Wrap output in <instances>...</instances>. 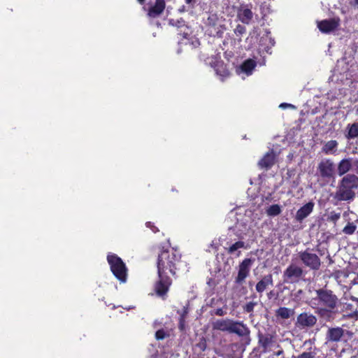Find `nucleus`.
Here are the masks:
<instances>
[{"instance_id": "obj_1", "label": "nucleus", "mask_w": 358, "mask_h": 358, "mask_svg": "<svg viewBox=\"0 0 358 358\" xmlns=\"http://www.w3.org/2000/svg\"><path fill=\"white\" fill-rule=\"evenodd\" d=\"M181 262V254L174 248L163 249L157 260V280L154 285L156 295L165 299L176 277V271Z\"/></svg>"}, {"instance_id": "obj_2", "label": "nucleus", "mask_w": 358, "mask_h": 358, "mask_svg": "<svg viewBox=\"0 0 358 358\" xmlns=\"http://www.w3.org/2000/svg\"><path fill=\"white\" fill-rule=\"evenodd\" d=\"M312 302L315 313L327 322L334 320L341 303L338 296L331 289L327 288L316 289L315 296L313 298Z\"/></svg>"}, {"instance_id": "obj_3", "label": "nucleus", "mask_w": 358, "mask_h": 358, "mask_svg": "<svg viewBox=\"0 0 358 358\" xmlns=\"http://www.w3.org/2000/svg\"><path fill=\"white\" fill-rule=\"evenodd\" d=\"M213 328L215 330L235 334L239 337H248L250 334V330L243 322L231 319L217 320L213 324Z\"/></svg>"}, {"instance_id": "obj_4", "label": "nucleus", "mask_w": 358, "mask_h": 358, "mask_svg": "<svg viewBox=\"0 0 358 358\" xmlns=\"http://www.w3.org/2000/svg\"><path fill=\"white\" fill-rule=\"evenodd\" d=\"M107 261L114 276L120 282H126L128 269L122 259L116 254L109 253L107 255Z\"/></svg>"}, {"instance_id": "obj_5", "label": "nucleus", "mask_w": 358, "mask_h": 358, "mask_svg": "<svg viewBox=\"0 0 358 358\" xmlns=\"http://www.w3.org/2000/svg\"><path fill=\"white\" fill-rule=\"evenodd\" d=\"M205 24L208 34L213 37L222 38L224 31L227 29L225 18L216 13H210Z\"/></svg>"}, {"instance_id": "obj_6", "label": "nucleus", "mask_w": 358, "mask_h": 358, "mask_svg": "<svg viewBox=\"0 0 358 358\" xmlns=\"http://www.w3.org/2000/svg\"><path fill=\"white\" fill-rule=\"evenodd\" d=\"M305 275L302 267L290 264L282 273V281L285 284H296L299 282Z\"/></svg>"}, {"instance_id": "obj_7", "label": "nucleus", "mask_w": 358, "mask_h": 358, "mask_svg": "<svg viewBox=\"0 0 358 358\" xmlns=\"http://www.w3.org/2000/svg\"><path fill=\"white\" fill-rule=\"evenodd\" d=\"M317 174L320 178L329 181L336 175V165L330 158L322 159L317 164Z\"/></svg>"}, {"instance_id": "obj_8", "label": "nucleus", "mask_w": 358, "mask_h": 358, "mask_svg": "<svg viewBox=\"0 0 358 358\" xmlns=\"http://www.w3.org/2000/svg\"><path fill=\"white\" fill-rule=\"evenodd\" d=\"M299 259L305 266L313 271H317L321 266V260L320 257L315 253H312L307 249L301 251L298 254Z\"/></svg>"}, {"instance_id": "obj_9", "label": "nucleus", "mask_w": 358, "mask_h": 358, "mask_svg": "<svg viewBox=\"0 0 358 358\" xmlns=\"http://www.w3.org/2000/svg\"><path fill=\"white\" fill-rule=\"evenodd\" d=\"M341 25L339 17H334L330 19L322 20L317 22V27L323 34H329L338 29Z\"/></svg>"}, {"instance_id": "obj_10", "label": "nucleus", "mask_w": 358, "mask_h": 358, "mask_svg": "<svg viewBox=\"0 0 358 358\" xmlns=\"http://www.w3.org/2000/svg\"><path fill=\"white\" fill-rule=\"evenodd\" d=\"M253 262L251 258H245L240 263L238 266V275L235 278V283L237 285H242L245 278L249 275L250 266Z\"/></svg>"}, {"instance_id": "obj_11", "label": "nucleus", "mask_w": 358, "mask_h": 358, "mask_svg": "<svg viewBox=\"0 0 358 358\" xmlns=\"http://www.w3.org/2000/svg\"><path fill=\"white\" fill-rule=\"evenodd\" d=\"M317 319L314 315L303 312L296 317V326L299 329L311 328L315 325Z\"/></svg>"}, {"instance_id": "obj_12", "label": "nucleus", "mask_w": 358, "mask_h": 358, "mask_svg": "<svg viewBox=\"0 0 358 358\" xmlns=\"http://www.w3.org/2000/svg\"><path fill=\"white\" fill-rule=\"evenodd\" d=\"M315 203L313 201H309L301 206L296 213L294 220L297 222L301 223L308 216L313 212Z\"/></svg>"}, {"instance_id": "obj_13", "label": "nucleus", "mask_w": 358, "mask_h": 358, "mask_svg": "<svg viewBox=\"0 0 358 358\" xmlns=\"http://www.w3.org/2000/svg\"><path fill=\"white\" fill-rule=\"evenodd\" d=\"M165 8V0H155V3L149 7L147 15L150 18H157L163 13Z\"/></svg>"}, {"instance_id": "obj_14", "label": "nucleus", "mask_w": 358, "mask_h": 358, "mask_svg": "<svg viewBox=\"0 0 358 358\" xmlns=\"http://www.w3.org/2000/svg\"><path fill=\"white\" fill-rule=\"evenodd\" d=\"M215 73L217 76L220 77L221 81H224V80L229 77L230 72L227 66V64L222 60H216L213 64H212Z\"/></svg>"}, {"instance_id": "obj_15", "label": "nucleus", "mask_w": 358, "mask_h": 358, "mask_svg": "<svg viewBox=\"0 0 358 358\" xmlns=\"http://www.w3.org/2000/svg\"><path fill=\"white\" fill-rule=\"evenodd\" d=\"M275 163V155L273 151L266 152L264 157L259 161L258 166L262 169L268 170Z\"/></svg>"}, {"instance_id": "obj_16", "label": "nucleus", "mask_w": 358, "mask_h": 358, "mask_svg": "<svg viewBox=\"0 0 358 358\" xmlns=\"http://www.w3.org/2000/svg\"><path fill=\"white\" fill-rule=\"evenodd\" d=\"M339 184L345 189L354 190L358 188V177L355 174H347L341 180Z\"/></svg>"}, {"instance_id": "obj_17", "label": "nucleus", "mask_w": 358, "mask_h": 358, "mask_svg": "<svg viewBox=\"0 0 358 358\" xmlns=\"http://www.w3.org/2000/svg\"><path fill=\"white\" fill-rule=\"evenodd\" d=\"M237 17L242 23L249 24L253 18V13L248 6H241L238 10Z\"/></svg>"}, {"instance_id": "obj_18", "label": "nucleus", "mask_w": 358, "mask_h": 358, "mask_svg": "<svg viewBox=\"0 0 358 358\" xmlns=\"http://www.w3.org/2000/svg\"><path fill=\"white\" fill-rule=\"evenodd\" d=\"M355 193L350 189H345L343 185H338V189L336 193L335 198L338 201H350L354 199Z\"/></svg>"}, {"instance_id": "obj_19", "label": "nucleus", "mask_w": 358, "mask_h": 358, "mask_svg": "<svg viewBox=\"0 0 358 358\" xmlns=\"http://www.w3.org/2000/svg\"><path fill=\"white\" fill-rule=\"evenodd\" d=\"M344 336V329L341 327L329 328L327 332V340L330 342L338 343Z\"/></svg>"}, {"instance_id": "obj_20", "label": "nucleus", "mask_w": 358, "mask_h": 358, "mask_svg": "<svg viewBox=\"0 0 358 358\" xmlns=\"http://www.w3.org/2000/svg\"><path fill=\"white\" fill-rule=\"evenodd\" d=\"M273 285V280L272 274L269 273L262 278V279L256 284V291L262 294L263 293L268 286Z\"/></svg>"}, {"instance_id": "obj_21", "label": "nucleus", "mask_w": 358, "mask_h": 358, "mask_svg": "<svg viewBox=\"0 0 358 358\" xmlns=\"http://www.w3.org/2000/svg\"><path fill=\"white\" fill-rule=\"evenodd\" d=\"M352 167L351 158H345L341 159L337 167V171L339 176H342L347 173Z\"/></svg>"}, {"instance_id": "obj_22", "label": "nucleus", "mask_w": 358, "mask_h": 358, "mask_svg": "<svg viewBox=\"0 0 358 358\" xmlns=\"http://www.w3.org/2000/svg\"><path fill=\"white\" fill-rule=\"evenodd\" d=\"M338 143L336 140H331L325 143L322 148V152L325 155H334L338 148Z\"/></svg>"}, {"instance_id": "obj_23", "label": "nucleus", "mask_w": 358, "mask_h": 358, "mask_svg": "<svg viewBox=\"0 0 358 358\" xmlns=\"http://www.w3.org/2000/svg\"><path fill=\"white\" fill-rule=\"evenodd\" d=\"M345 138L348 140L358 137V122L348 124L346 127Z\"/></svg>"}, {"instance_id": "obj_24", "label": "nucleus", "mask_w": 358, "mask_h": 358, "mask_svg": "<svg viewBox=\"0 0 358 358\" xmlns=\"http://www.w3.org/2000/svg\"><path fill=\"white\" fill-rule=\"evenodd\" d=\"M294 310L286 307H280L275 310V316L278 318H281L283 320L289 319L294 315Z\"/></svg>"}, {"instance_id": "obj_25", "label": "nucleus", "mask_w": 358, "mask_h": 358, "mask_svg": "<svg viewBox=\"0 0 358 358\" xmlns=\"http://www.w3.org/2000/svg\"><path fill=\"white\" fill-rule=\"evenodd\" d=\"M258 338L259 345L265 349L267 348L273 341V336L268 334L264 335L259 334Z\"/></svg>"}, {"instance_id": "obj_26", "label": "nucleus", "mask_w": 358, "mask_h": 358, "mask_svg": "<svg viewBox=\"0 0 358 358\" xmlns=\"http://www.w3.org/2000/svg\"><path fill=\"white\" fill-rule=\"evenodd\" d=\"M256 66V63L253 59H248L245 60L242 66V70L246 73H250Z\"/></svg>"}, {"instance_id": "obj_27", "label": "nucleus", "mask_w": 358, "mask_h": 358, "mask_svg": "<svg viewBox=\"0 0 358 358\" xmlns=\"http://www.w3.org/2000/svg\"><path fill=\"white\" fill-rule=\"evenodd\" d=\"M281 208L278 204H273L266 209V214L268 216L275 217L281 213Z\"/></svg>"}, {"instance_id": "obj_28", "label": "nucleus", "mask_w": 358, "mask_h": 358, "mask_svg": "<svg viewBox=\"0 0 358 358\" xmlns=\"http://www.w3.org/2000/svg\"><path fill=\"white\" fill-rule=\"evenodd\" d=\"M245 248V242L238 241L233 243L228 249L227 252L230 255L234 254L238 250Z\"/></svg>"}, {"instance_id": "obj_29", "label": "nucleus", "mask_w": 358, "mask_h": 358, "mask_svg": "<svg viewBox=\"0 0 358 358\" xmlns=\"http://www.w3.org/2000/svg\"><path fill=\"white\" fill-rule=\"evenodd\" d=\"M185 23L186 22L182 17L178 19L171 18L169 20V24L175 27L177 31L181 29Z\"/></svg>"}, {"instance_id": "obj_30", "label": "nucleus", "mask_w": 358, "mask_h": 358, "mask_svg": "<svg viewBox=\"0 0 358 358\" xmlns=\"http://www.w3.org/2000/svg\"><path fill=\"white\" fill-rule=\"evenodd\" d=\"M178 34L181 36L183 38H188L192 34L190 27L185 23L181 29H178Z\"/></svg>"}, {"instance_id": "obj_31", "label": "nucleus", "mask_w": 358, "mask_h": 358, "mask_svg": "<svg viewBox=\"0 0 358 358\" xmlns=\"http://www.w3.org/2000/svg\"><path fill=\"white\" fill-rule=\"evenodd\" d=\"M195 348H198L200 352H204L207 348V340L204 336L199 338V341L195 345Z\"/></svg>"}, {"instance_id": "obj_32", "label": "nucleus", "mask_w": 358, "mask_h": 358, "mask_svg": "<svg viewBox=\"0 0 358 358\" xmlns=\"http://www.w3.org/2000/svg\"><path fill=\"white\" fill-rule=\"evenodd\" d=\"M357 226L353 222H348V224L343 228V231L348 235H352L355 233Z\"/></svg>"}, {"instance_id": "obj_33", "label": "nucleus", "mask_w": 358, "mask_h": 358, "mask_svg": "<svg viewBox=\"0 0 358 358\" xmlns=\"http://www.w3.org/2000/svg\"><path fill=\"white\" fill-rule=\"evenodd\" d=\"M246 28L245 26L241 24H238L234 29V34L237 37H239V41H241V36L245 34Z\"/></svg>"}, {"instance_id": "obj_34", "label": "nucleus", "mask_w": 358, "mask_h": 358, "mask_svg": "<svg viewBox=\"0 0 358 358\" xmlns=\"http://www.w3.org/2000/svg\"><path fill=\"white\" fill-rule=\"evenodd\" d=\"M257 302L250 301L243 306V310L245 313H252L255 306H257Z\"/></svg>"}, {"instance_id": "obj_35", "label": "nucleus", "mask_w": 358, "mask_h": 358, "mask_svg": "<svg viewBox=\"0 0 358 358\" xmlns=\"http://www.w3.org/2000/svg\"><path fill=\"white\" fill-rule=\"evenodd\" d=\"M316 352L315 351L303 352L294 358H315Z\"/></svg>"}, {"instance_id": "obj_36", "label": "nucleus", "mask_w": 358, "mask_h": 358, "mask_svg": "<svg viewBox=\"0 0 358 358\" xmlns=\"http://www.w3.org/2000/svg\"><path fill=\"white\" fill-rule=\"evenodd\" d=\"M340 217H341V213H336V211H331L329 213L327 220L329 222H332L334 224H336L337 222V221L340 219Z\"/></svg>"}, {"instance_id": "obj_37", "label": "nucleus", "mask_w": 358, "mask_h": 358, "mask_svg": "<svg viewBox=\"0 0 358 358\" xmlns=\"http://www.w3.org/2000/svg\"><path fill=\"white\" fill-rule=\"evenodd\" d=\"M166 336H169V334L163 329H159L155 332V338L158 341L163 340Z\"/></svg>"}, {"instance_id": "obj_38", "label": "nucleus", "mask_w": 358, "mask_h": 358, "mask_svg": "<svg viewBox=\"0 0 358 358\" xmlns=\"http://www.w3.org/2000/svg\"><path fill=\"white\" fill-rule=\"evenodd\" d=\"M185 323L186 320L183 319L182 317H179L178 318V329L183 332L185 331Z\"/></svg>"}, {"instance_id": "obj_39", "label": "nucleus", "mask_w": 358, "mask_h": 358, "mask_svg": "<svg viewBox=\"0 0 358 358\" xmlns=\"http://www.w3.org/2000/svg\"><path fill=\"white\" fill-rule=\"evenodd\" d=\"M145 225L148 228L150 229L151 231L153 232V233H157V232H159V230L158 229L157 227H156L155 225V223L152 222H147L145 223Z\"/></svg>"}, {"instance_id": "obj_40", "label": "nucleus", "mask_w": 358, "mask_h": 358, "mask_svg": "<svg viewBox=\"0 0 358 358\" xmlns=\"http://www.w3.org/2000/svg\"><path fill=\"white\" fill-rule=\"evenodd\" d=\"M189 310L187 307L184 306L181 310H178L177 313L180 315V317H182L183 319L186 320Z\"/></svg>"}, {"instance_id": "obj_41", "label": "nucleus", "mask_w": 358, "mask_h": 358, "mask_svg": "<svg viewBox=\"0 0 358 358\" xmlns=\"http://www.w3.org/2000/svg\"><path fill=\"white\" fill-rule=\"evenodd\" d=\"M352 162V167L355 169L357 173H358V158L355 159Z\"/></svg>"}, {"instance_id": "obj_42", "label": "nucleus", "mask_w": 358, "mask_h": 358, "mask_svg": "<svg viewBox=\"0 0 358 358\" xmlns=\"http://www.w3.org/2000/svg\"><path fill=\"white\" fill-rule=\"evenodd\" d=\"M185 3L189 5L191 7H193L196 3V0H185Z\"/></svg>"}, {"instance_id": "obj_43", "label": "nucleus", "mask_w": 358, "mask_h": 358, "mask_svg": "<svg viewBox=\"0 0 358 358\" xmlns=\"http://www.w3.org/2000/svg\"><path fill=\"white\" fill-rule=\"evenodd\" d=\"M284 354V351L282 349H280L278 351H275L273 352V355L276 357H279L280 355H282Z\"/></svg>"}, {"instance_id": "obj_44", "label": "nucleus", "mask_w": 358, "mask_h": 358, "mask_svg": "<svg viewBox=\"0 0 358 358\" xmlns=\"http://www.w3.org/2000/svg\"><path fill=\"white\" fill-rule=\"evenodd\" d=\"M287 107H293L292 104L287 103H282L280 105V108H286Z\"/></svg>"}, {"instance_id": "obj_45", "label": "nucleus", "mask_w": 358, "mask_h": 358, "mask_svg": "<svg viewBox=\"0 0 358 358\" xmlns=\"http://www.w3.org/2000/svg\"><path fill=\"white\" fill-rule=\"evenodd\" d=\"M215 314L218 316H222L224 315V311L222 308H218L216 310Z\"/></svg>"}, {"instance_id": "obj_46", "label": "nucleus", "mask_w": 358, "mask_h": 358, "mask_svg": "<svg viewBox=\"0 0 358 358\" xmlns=\"http://www.w3.org/2000/svg\"><path fill=\"white\" fill-rule=\"evenodd\" d=\"M346 309L352 310V304H347L346 305Z\"/></svg>"}, {"instance_id": "obj_47", "label": "nucleus", "mask_w": 358, "mask_h": 358, "mask_svg": "<svg viewBox=\"0 0 358 358\" xmlns=\"http://www.w3.org/2000/svg\"><path fill=\"white\" fill-rule=\"evenodd\" d=\"M328 259H329V264H331L334 262V260L332 259V258L329 255L328 256Z\"/></svg>"}, {"instance_id": "obj_48", "label": "nucleus", "mask_w": 358, "mask_h": 358, "mask_svg": "<svg viewBox=\"0 0 358 358\" xmlns=\"http://www.w3.org/2000/svg\"><path fill=\"white\" fill-rule=\"evenodd\" d=\"M137 1L141 5L145 3V0H137Z\"/></svg>"}, {"instance_id": "obj_49", "label": "nucleus", "mask_w": 358, "mask_h": 358, "mask_svg": "<svg viewBox=\"0 0 358 358\" xmlns=\"http://www.w3.org/2000/svg\"><path fill=\"white\" fill-rule=\"evenodd\" d=\"M273 295V291H271L268 294V298H271V296Z\"/></svg>"}, {"instance_id": "obj_50", "label": "nucleus", "mask_w": 358, "mask_h": 358, "mask_svg": "<svg viewBox=\"0 0 358 358\" xmlns=\"http://www.w3.org/2000/svg\"><path fill=\"white\" fill-rule=\"evenodd\" d=\"M351 316H358V313L357 310H355L353 314L351 315Z\"/></svg>"}, {"instance_id": "obj_51", "label": "nucleus", "mask_w": 358, "mask_h": 358, "mask_svg": "<svg viewBox=\"0 0 358 358\" xmlns=\"http://www.w3.org/2000/svg\"><path fill=\"white\" fill-rule=\"evenodd\" d=\"M355 4L358 5V0H355Z\"/></svg>"}, {"instance_id": "obj_52", "label": "nucleus", "mask_w": 358, "mask_h": 358, "mask_svg": "<svg viewBox=\"0 0 358 358\" xmlns=\"http://www.w3.org/2000/svg\"><path fill=\"white\" fill-rule=\"evenodd\" d=\"M240 254H241V252L238 251L236 255L238 257L240 255Z\"/></svg>"}, {"instance_id": "obj_53", "label": "nucleus", "mask_w": 358, "mask_h": 358, "mask_svg": "<svg viewBox=\"0 0 358 358\" xmlns=\"http://www.w3.org/2000/svg\"><path fill=\"white\" fill-rule=\"evenodd\" d=\"M353 300H355V301H358V299L357 298H355V297H353Z\"/></svg>"}, {"instance_id": "obj_54", "label": "nucleus", "mask_w": 358, "mask_h": 358, "mask_svg": "<svg viewBox=\"0 0 358 358\" xmlns=\"http://www.w3.org/2000/svg\"><path fill=\"white\" fill-rule=\"evenodd\" d=\"M172 191H176V192H177V190H176V189H175L174 188H172Z\"/></svg>"}]
</instances>
